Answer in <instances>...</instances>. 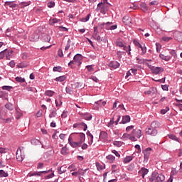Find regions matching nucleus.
<instances>
[{
    "instance_id": "nucleus-1",
    "label": "nucleus",
    "mask_w": 182,
    "mask_h": 182,
    "mask_svg": "<svg viewBox=\"0 0 182 182\" xmlns=\"http://www.w3.org/2000/svg\"><path fill=\"white\" fill-rule=\"evenodd\" d=\"M85 140L86 135L85 134L72 133L68 138V144L73 149L81 147L82 150H87L88 146L85 143Z\"/></svg>"
},
{
    "instance_id": "nucleus-2",
    "label": "nucleus",
    "mask_w": 182,
    "mask_h": 182,
    "mask_svg": "<svg viewBox=\"0 0 182 182\" xmlns=\"http://www.w3.org/2000/svg\"><path fill=\"white\" fill-rule=\"evenodd\" d=\"M166 180V176L162 173L152 172L151 175L149 177V182H163Z\"/></svg>"
},
{
    "instance_id": "nucleus-3",
    "label": "nucleus",
    "mask_w": 182,
    "mask_h": 182,
    "mask_svg": "<svg viewBox=\"0 0 182 182\" xmlns=\"http://www.w3.org/2000/svg\"><path fill=\"white\" fill-rule=\"evenodd\" d=\"M151 150L153 149L151 147H148L143 151L144 163H147V161H149L150 154H151Z\"/></svg>"
},
{
    "instance_id": "nucleus-4",
    "label": "nucleus",
    "mask_w": 182,
    "mask_h": 182,
    "mask_svg": "<svg viewBox=\"0 0 182 182\" xmlns=\"http://www.w3.org/2000/svg\"><path fill=\"white\" fill-rule=\"evenodd\" d=\"M123 141H126V140H131L132 141H137V139L132 134H124L121 137Z\"/></svg>"
},
{
    "instance_id": "nucleus-5",
    "label": "nucleus",
    "mask_w": 182,
    "mask_h": 182,
    "mask_svg": "<svg viewBox=\"0 0 182 182\" xmlns=\"http://www.w3.org/2000/svg\"><path fill=\"white\" fill-rule=\"evenodd\" d=\"M149 68L151 69L154 75H159V73H161V72H164V68L161 67H154L149 65Z\"/></svg>"
},
{
    "instance_id": "nucleus-6",
    "label": "nucleus",
    "mask_w": 182,
    "mask_h": 182,
    "mask_svg": "<svg viewBox=\"0 0 182 182\" xmlns=\"http://www.w3.org/2000/svg\"><path fill=\"white\" fill-rule=\"evenodd\" d=\"M116 45L117 46H119V48H123V50H126V52H129L128 54L130 55V51L132 50L130 46H128L127 47L122 41H117Z\"/></svg>"
},
{
    "instance_id": "nucleus-7",
    "label": "nucleus",
    "mask_w": 182,
    "mask_h": 182,
    "mask_svg": "<svg viewBox=\"0 0 182 182\" xmlns=\"http://www.w3.org/2000/svg\"><path fill=\"white\" fill-rule=\"evenodd\" d=\"M22 150H23V147H19L16 151V159L18 161H23V159L25 156L22 154Z\"/></svg>"
},
{
    "instance_id": "nucleus-8",
    "label": "nucleus",
    "mask_w": 182,
    "mask_h": 182,
    "mask_svg": "<svg viewBox=\"0 0 182 182\" xmlns=\"http://www.w3.org/2000/svg\"><path fill=\"white\" fill-rule=\"evenodd\" d=\"M146 134H149V136H157V129L149 127L146 128L145 129Z\"/></svg>"
},
{
    "instance_id": "nucleus-9",
    "label": "nucleus",
    "mask_w": 182,
    "mask_h": 182,
    "mask_svg": "<svg viewBox=\"0 0 182 182\" xmlns=\"http://www.w3.org/2000/svg\"><path fill=\"white\" fill-rule=\"evenodd\" d=\"M132 134L136 139H140L143 136V132L140 129H133Z\"/></svg>"
},
{
    "instance_id": "nucleus-10",
    "label": "nucleus",
    "mask_w": 182,
    "mask_h": 182,
    "mask_svg": "<svg viewBox=\"0 0 182 182\" xmlns=\"http://www.w3.org/2000/svg\"><path fill=\"white\" fill-rule=\"evenodd\" d=\"M41 144L42 146V149H45L46 150H48V149H52V146L48 139H45L44 142H41Z\"/></svg>"
},
{
    "instance_id": "nucleus-11",
    "label": "nucleus",
    "mask_w": 182,
    "mask_h": 182,
    "mask_svg": "<svg viewBox=\"0 0 182 182\" xmlns=\"http://www.w3.org/2000/svg\"><path fill=\"white\" fill-rule=\"evenodd\" d=\"M76 84L68 85L65 88V92L68 95H73L74 86Z\"/></svg>"
},
{
    "instance_id": "nucleus-12",
    "label": "nucleus",
    "mask_w": 182,
    "mask_h": 182,
    "mask_svg": "<svg viewBox=\"0 0 182 182\" xmlns=\"http://www.w3.org/2000/svg\"><path fill=\"white\" fill-rule=\"evenodd\" d=\"M98 8H100L101 14H106V11H107V4H105L103 3H100L97 5Z\"/></svg>"
},
{
    "instance_id": "nucleus-13",
    "label": "nucleus",
    "mask_w": 182,
    "mask_h": 182,
    "mask_svg": "<svg viewBox=\"0 0 182 182\" xmlns=\"http://www.w3.org/2000/svg\"><path fill=\"white\" fill-rule=\"evenodd\" d=\"M173 38L176 41H178V42H182V33L180 31H176L173 33Z\"/></svg>"
},
{
    "instance_id": "nucleus-14",
    "label": "nucleus",
    "mask_w": 182,
    "mask_h": 182,
    "mask_svg": "<svg viewBox=\"0 0 182 182\" xmlns=\"http://www.w3.org/2000/svg\"><path fill=\"white\" fill-rule=\"evenodd\" d=\"M109 66L112 68V69H117L120 67V63H119V62L117 61H111L109 63Z\"/></svg>"
},
{
    "instance_id": "nucleus-15",
    "label": "nucleus",
    "mask_w": 182,
    "mask_h": 182,
    "mask_svg": "<svg viewBox=\"0 0 182 182\" xmlns=\"http://www.w3.org/2000/svg\"><path fill=\"white\" fill-rule=\"evenodd\" d=\"M71 176H74L75 177H77V176H85V171H83L82 168H80L77 171L73 172Z\"/></svg>"
},
{
    "instance_id": "nucleus-16",
    "label": "nucleus",
    "mask_w": 182,
    "mask_h": 182,
    "mask_svg": "<svg viewBox=\"0 0 182 182\" xmlns=\"http://www.w3.org/2000/svg\"><path fill=\"white\" fill-rule=\"evenodd\" d=\"M139 174L142 176V178H144L146 174H149V169L146 168H141V170L139 171Z\"/></svg>"
},
{
    "instance_id": "nucleus-17",
    "label": "nucleus",
    "mask_w": 182,
    "mask_h": 182,
    "mask_svg": "<svg viewBox=\"0 0 182 182\" xmlns=\"http://www.w3.org/2000/svg\"><path fill=\"white\" fill-rule=\"evenodd\" d=\"M75 62L77 63H79L80 65L82 63V59H83V57L82 56L81 54H76L74 58H73Z\"/></svg>"
},
{
    "instance_id": "nucleus-18",
    "label": "nucleus",
    "mask_w": 182,
    "mask_h": 182,
    "mask_svg": "<svg viewBox=\"0 0 182 182\" xmlns=\"http://www.w3.org/2000/svg\"><path fill=\"white\" fill-rule=\"evenodd\" d=\"M122 21L125 25H130L132 23V18L128 16L123 17Z\"/></svg>"
},
{
    "instance_id": "nucleus-19",
    "label": "nucleus",
    "mask_w": 182,
    "mask_h": 182,
    "mask_svg": "<svg viewBox=\"0 0 182 182\" xmlns=\"http://www.w3.org/2000/svg\"><path fill=\"white\" fill-rule=\"evenodd\" d=\"M106 159L109 161V163H114V161L116 160V156L109 154L106 156Z\"/></svg>"
},
{
    "instance_id": "nucleus-20",
    "label": "nucleus",
    "mask_w": 182,
    "mask_h": 182,
    "mask_svg": "<svg viewBox=\"0 0 182 182\" xmlns=\"http://www.w3.org/2000/svg\"><path fill=\"white\" fill-rule=\"evenodd\" d=\"M130 122V116L127 115L122 117V124H126V123Z\"/></svg>"
},
{
    "instance_id": "nucleus-21",
    "label": "nucleus",
    "mask_w": 182,
    "mask_h": 182,
    "mask_svg": "<svg viewBox=\"0 0 182 182\" xmlns=\"http://www.w3.org/2000/svg\"><path fill=\"white\" fill-rule=\"evenodd\" d=\"M99 105H102V106H106V102L103 101L102 102V100L95 102L94 106L96 109H99Z\"/></svg>"
},
{
    "instance_id": "nucleus-22",
    "label": "nucleus",
    "mask_w": 182,
    "mask_h": 182,
    "mask_svg": "<svg viewBox=\"0 0 182 182\" xmlns=\"http://www.w3.org/2000/svg\"><path fill=\"white\" fill-rule=\"evenodd\" d=\"M5 6H9V8H16V4L14 1H6L4 4Z\"/></svg>"
},
{
    "instance_id": "nucleus-23",
    "label": "nucleus",
    "mask_w": 182,
    "mask_h": 182,
    "mask_svg": "<svg viewBox=\"0 0 182 182\" xmlns=\"http://www.w3.org/2000/svg\"><path fill=\"white\" fill-rule=\"evenodd\" d=\"M159 58L162 59V60H165L166 62H168L170 59H171V56L170 55H164V54H160Z\"/></svg>"
},
{
    "instance_id": "nucleus-24",
    "label": "nucleus",
    "mask_w": 182,
    "mask_h": 182,
    "mask_svg": "<svg viewBox=\"0 0 182 182\" xmlns=\"http://www.w3.org/2000/svg\"><path fill=\"white\" fill-rule=\"evenodd\" d=\"M39 39V36L38 34H33L30 36V41L31 42H36Z\"/></svg>"
},
{
    "instance_id": "nucleus-25",
    "label": "nucleus",
    "mask_w": 182,
    "mask_h": 182,
    "mask_svg": "<svg viewBox=\"0 0 182 182\" xmlns=\"http://www.w3.org/2000/svg\"><path fill=\"white\" fill-rule=\"evenodd\" d=\"M92 38L97 41V42H102V38H100L99 33H93Z\"/></svg>"
},
{
    "instance_id": "nucleus-26",
    "label": "nucleus",
    "mask_w": 182,
    "mask_h": 182,
    "mask_svg": "<svg viewBox=\"0 0 182 182\" xmlns=\"http://www.w3.org/2000/svg\"><path fill=\"white\" fill-rule=\"evenodd\" d=\"M58 174H63V173H66V166H63L61 167L58 168Z\"/></svg>"
},
{
    "instance_id": "nucleus-27",
    "label": "nucleus",
    "mask_w": 182,
    "mask_h": 182,
    "mask_svg": "<svg viewBox=\"0 0 182 182\" xmlns=\"http://www.w3.org/2000/svg\"><path fill=\"white\" fill-rule=\"evenodd\" d=\"M45 96H48V97H52L55 95V91L46 90L44 92Z\"/></svg>"
},
{
    "instance_id": "nucleus-28",
    "label": "nucleus",
    "mask_w": 182,
    "mask_h": 182,
    "mask_svg": "<svg viewBox=\"0 0 182 182\" xmlns=\"http://www.w3.org/2000/svg\"><path fill=\"white\" fill-rule=\"evenodd\" d=\"M159 126L160 123H159V122L154 121L151 122L150 127H151L152 129H157V127H159Z\"/></svg>"
},
{
    "instance_id": "nucleus-29",
    "label": "nucleus",
    "mask_w": 182,
    "mask_h": 182,
    "mask_svg": "<svg viewBox=\"0 0 182 182\" xmlns=\"http://www.w3.org/2000/svg\"><path fill=\"white\" fill-rule=\"evenodd\" d=\"M139 48H140L141 50V55H146V53L147 52V48L146 47V46L141 44V46H139Z\"/></svg>"
},
{
    "instance_id": "nucleus-30",
    "label": "nucleus",
    "mask_w": 182,
    "mask_h": 182,
    "mask_svg": "<svg viewBox=\"0 0 182 182\" xmlns=\"http://www.w3.org/2000/svg\"><path fill=\"white\" fill-rule=\"evenodd\" d=\"M55 82H65L66 80V76L65 75H62L60 77H58L55 79Z\"/></svg>"
},
{
    "instance_id": "nucleus-31",
    "label": "nucleus",
    "mask_w": 182,
    "mask_h": 182,
    "mask_svg": "<svg viewBox=\"0 0 182 182\" xmlns=\"http://www.w3.org/2000/svg\"><path fill=\"white\" fill-rule=\"evenodd\" d=\"M133 160V156H127V157L124 158V163L125 164H127V163H130Z\"/></svg>"
},
{
    "instance_id": "nucleus-32",
    "label": "nucleus",
    "mask_w": 182,
    "mask_h": 182,
    "mask_svg": "<svg viewBox=\"0 0 182 182\" xmlns=\"http://www.w3.org/2000/svg\"><path fill=\"white\" fill-rule=\"evenodd\" d=\"M168 137H169L171 140H174L175 141H178V143H180V140L174 134H168Z\"/></svg>"
},
{
    "instance_id": "nucleus-33",
    "label": "nucleus",
    "mask_w": 182,
    "mask_h": 182,
    "mask_svg": "<svg viewBox=\"0 0 182 182\" xmlns=\"http://www.w3.org/2000/svg\"><path fill=\"white\" fill-rule=\"evenodd\" d=\"M100 139H103L104 140L107 138V132L105 131H102L100 134Z\"/></svg>"
},
{
    "instance_id": "nucleus-34",
    "label": "nucleus",
    "mask_w": 182,
    "mask_h": 182,
    "mask_svg": "<svg viewBox=\"0 0 182 182\" xmlns=\"http://www.w3.org/2000/svg\"><path fill=\"white\" fill-rule=\"evenodd\" d=\"M58 22H60V19L51 18V19L49 20V23L50 25H55V23H58Z\"/></svg>"
},
{
    "instance_id": "nucleus-35",
    "label": "nucleus",
    "mask_w": 182,
    "mask_h": 182,
    "mask_svg": "<svg viewBox=\"0 0 182 182\" xmlns=\"http://www.w3.org/2000/svg\"><path fill=\"white\" fill-rule=\"evenodd\" d=\"M114 118H112L110 119L109 122L107 124V127H109V129H113L114 127Z\"/></svg>"
},
{
    "instance_id": "nucleus-36",
    "label": "nucleus",
    "mask_w": 182,
    "mask_h": 182,
    "mask_svg": "<svg viewBox=\"0 0 182 182\" xmlns=\"http://www.w3.org/2000/svg\"><path fill=\"white\" fill-rule=\"evenodd\" d=\"M68 151H69V149H68V147H66V146H64L61 149V154H63V156H66V154H68Z\"/></svg>"
},
{
    "instance_id": "nucleus-37",
    "label": "nucleus",
    "mask_w": 182,
    "mask_h": 182,
    "mask_svg": "<svg viewBox=\"0 0 182 182\" xmlns=\"http://www.w3.org/2000/svg\"><path fill=\"white\" fill-rule=\"evenodd\" d=\"M16 82H18V83H25L26 80L25 78H22L21 77H16L15 78Z\"/></svg>"
},
{
    "instance_id": "nucleus-38",
    "label": "nucleus",
    "mask_w": 182,
    "mask_h": 182,
    "mask_svg": "<svg viewBox=\"0 0 182 182\" xmlns=\"http://www.w3.org/2000/svg\"><path fill=\"white\" fill-rule=\"evenodd\" d=\"M140 6L143 12H147V11L149 10V9L147 8V5H146V4L144 3L141 4Z\"/></svg>"
},
{
    "instance_id": "nucleus-39",
    "label": "nucleus",
    "mask_w": 182,
    "mask_h": 182,
    "mask_svg": "<svg viewBox=\"0 0 182 182\" xmlns=\"http://www.w3.org/2000/svg\"><path fill=\"white\" fill-rule=\"evenodd\" d=\"M136 63H138L139 65H143L146 62V60L139 58L138 57L136 58Z\"/></svg>"
},
{
    "instance_id": "nucleus-40",
    "label": "nucleus",
    "mask_w": 182,
    "mask_h": 182,
    "mask_svg": "<svg viewBox=\"0 0 182 182\" xmlns=\"http://www.w3.org/2000/svg\"><path fill=\"white\" fill-rule=\"evenodd\" d=\"M58 116V112H56V110H53L49 114V118L52 119L53 117H56Z\"/></svg>"
},
{
    "instance_id": "nucleus-41",
    "label": "nucleus",
    "mask_w": 182,
    "mask_h": 182,
    "mask_svg": "<svg viewBox=\"0 0 182 182\" xmlns=\"http://www.w3.org/2000/svg\"><path fill=\"white\" fill-rule=\"evenodd\" d=\"M41 141H39V139H32L31 140V144H33V146H38V144H41Z\"/></svg>"
},
{
    "instance_id": "nucleus-42",
    "label": "nucleus",
    "mask_w": 182,
    "mask_h": 182,
    "mask_svg": "<svg viewBox=\"0 0 182 182\" xmlns=\"http://www.w3.org/2000/svg\"><path fill=\"white\" fill-rule=\"evenodd\" d=\"M70 43H71L70 39H68L66 46L65 48V53H68V50H69V49L70 48Z\"/></svg>"
},
{
    "instance_id": "nucleus-43",
    "label": "nucleus",
    "mask_w": 182,
    "mask_h": 182,
    "mask_svg": "<svg viewBox=\"0 0 182 182\" xmlns=\"http://www.w3.org/2000/svg\"><path fill=\"white\" fill-rule=\"evenodd\" d=\"M8 97V94L4 91H0V98L1 99H6Z\"/></svg>"
},
{
    "instance_id": "nucleus-44",
    "label": "nucleus",
    "mask_w": 182,
    "mask_h": 182,
    "mask_svg": "<svg viewBox=\"0 0 182 182\" xmlns=\"http://www.w3.org/2000/svg\"><path fill=\"white\" fill-rule=\"evenodd\" d=\"M26 90L28 92H33V93H36V92H38L36 88H35L33 87H26Z\"/></svg>"
},
{
    "instance_id": "nucleus-45",
    "label": "nucleus",
    "mask_w": 182,
    "mask_h": 182,
    "mask_svg": "<svg viewBox=\"0 0 182 182\" xmlns=\"http://www.w3.org/2000/svg\"><path fill=\"white\" fill-rule=\"evenodd\" d=\"M9 174H8V172H5L4 170H0V177H8Z\"/></svg>"
},
{
    "instance_id": "nucleus-46",
    "label": "nucleus",
    "mask_w": 182,
    "mask_h": 182,
    "mask_svg": "<svg viewBox=\"0 0 182 182\" xmlns=\"http://www.w3.org/2000/svg\"><path fill=\"white\" fill-rule=\"evenodd\" d=\"M83 119H85V120H90L92 119V114H85Z\"/></svg>"
},
{
    "instance_id": "nucleus-47",
    "label": "nucleus",
    "mask_w": 182,
    "mask_h": 182,
    "mask_svg": "<svg viewBox=\"0 0 182 182\" xmlns=\"http://www.w3.org/2000/svg\"><path fill=\"white\" fill-rule=\"evenodd\" d=\"M90 14H87L86 17H84L81 19L82 22H87V21H89V19H90Z\"/></svg>"
},
{
    "instance_id": "nucleus-48",
    "label": "nucleus",
    "mask_w": 182,
    "mask_h": 182,
    "mask_svg": "<svg viewBox=\"0 0 182 182\" xmlns=\"http://www.w3.org/2000/svg\"><path fill=\"white\" fill-rule=\"evenodd\" d=\"M111 25H113L112 22H107V23H105V29H107V31H110Z\"/></svg>"
},
{
    "instance_id": "nucleus-49",
    "label": "nucleus",
    "mask_w": 182,
    "mask_h": 182,
    "mask_svg": "<svg viewBox=\"0 0 182 182\" xmlns=\"http://www.w3.org/2000/svg\"><path fill=\"white\" fill-rule=\"evenodd\" d=\"M12 86H8V85H4L3 87H1V89L3 90H8V92H9V90H11V89H12Z\"/></svg>"
},
{
    "instance_id": "nucleus-50",
    "label": "nucleus",
    "mask_w": 182,
    "mask_h": 182,
    "mask_svg": "<svg viewBox=\"0 0 182 182\" xmlns=\"http://www.w3.org/2000/svg\"><path fill=\"white\" fill-rule=\"evenodd\" d=\"M53 70L54 72H62V67H60V66L54 67Z\"/></svg>"
},
{
    "instance_id": "nucleus-51",
    "label": "nucleus",
    "mask_w": 182,
    "mask_h": 182,
    "mask_svg": "<svg viewBox=\"0 0 182 182\" xmlns=\"http://www.w3.org/2000/svg\"><path fill=\"white\" fill-rule=\"evenodd\" d=\"M68 170H71L70 171H76V166H75V164H71L68 166Z\"/></svg>"
},
{
    "instance_id": "nucleus-52",
    "label": "nucleus",
    "mask_w": 182,
    "mask_h": 182,
    "mask_svg": "<svg viewBox=\"0 0 182 182\" xmlns=\"http://www.w3.org/2000/svg\"><path fill=\"white\" fill-rule=\"evenodd\" d=\"M86 69H87L88 72H93V70H95V68H93V65H87Z\"/></svg>"
},
{
    "instance_id": "nucleus-53",
    "label": "nucleus",
    "mask_w": 182,
    "mask_h": 182,
    "mask_svg": "<svg viewBox=\"0 0 182 182\" xmlns=\"http://www.w3.org/2000/svg\"><path fill=\"white\" fill-rule=\"evenodd\" d=\"M5 107L6 109H8V110H14V107H12L11 104H6Z\"/></svg>"
},
{
    "instance_id": "nucleus-54",
    "label": "nucleus",
    "mask_w": 182,
    "mask_h": 182,
    "mask_svg": "<svg viewBox=\"0 0 182 182\" xmlns=\"http://www.w3.org/2000/svg\"><path fill=\"white\" fill-rule=\"evenodd\" d=\"M168 110H170V108L168 107H166L165 109L161 110V114H166V113H167Z\"/></svg>"
},
{
    "instance_id": "nucleus-55",
    "label": "nucleus",
    "mask_w": 182,
    "mask_h": 182,
    "mask_svg": "<svg viewBox=\"0 0 182 182\" xmlns=\"http://www.w3.org/2000/svg\"><path fill=\"white\" fill-rule=\"evenodd\" d=\"M33 176H41V173L33 172V173H28V177H33Z\"/></svg>"
},
{
    "instance_id": "nucleus-56",
    "label": "nucleus",
    "mask_w": 182,
    "mask_h": 182,
    "mask_svg": "<svg viewBox=\"0 0 182 182\" xmlns=\"http://www.w3.org/2000/svg\"><path fill=\"white\" fill-rule=\"evenodd\" d=\"M114 146H117V147H120L122 146V142L119 141H114L113 142Z\"/></svg>"
},
{
    "instance_id": "nucleus-57",
    "label": "nucleus",
    "mask_w": 182,
    "mask_h": 182,
    "mask_svg": "<svg viewBox=\"0 0 182 182\" xmlns=\"http://www.w3.org/2000/svg\"><path fill=\"white\" fill-rule=\"evenodd\" d=\"M104 166L97 164V169L98 170V171H102V170H104Z\"/></svg>"
},
{
    "instance_id": "nucleus-58",
    "label": "nucleus",
    "mask_w": 182,
    "mask_h": 182,
    "mask_svg": "<svg viewBox=\"0 0 182 182\" xmlns=\"http://www.w3.org/2000/svg\"><path fill=\"white\" fill-rule=\"evenodd\" d=\"M5 52H6V49L0 52V60H1V59H4V58H5Z\"/></svg>"
},
{
    "instance_id": "nucleus-59",
    "label": "nucleus",
    "mask_w": 182,
    "mask_h": 182,
    "mask_svg": "<svg viewBox=\"0 0 182 182\" xmlns=\"http://www.w3.org/2000/svg\"><path fill=\"white\" fill-rule=\"evenodd\" d=\"M21 5L22 6H29V5H31V2L30 1H23L21 3Z\"/></svg>"
},
{
    "instance_id": "nucleus-60",
    "label": "nucleus",
    "mask_w": 182,
    "mask_h": 182,
    "mask_svg": "<svg viewBox=\"0 0 182 182\" xmlns=\"http://www.w3.org/2000/svg\"><path fill=\"white\" fill-rule=\"evenodd\" d=\"M47 6L48 8H53L55 6V2L53 1H50L47 4Z\"/></svg>"
},
{
    "instance_id": "nucleus-61",
    "label": "nucleus",
    "mask_w": 182,
    "mask_h": 182,
    "mask_svg": "<svg viewBox=\"0 0 182 182\" xmlns=\"http://www.w3.org/2000/svg\"><path fill=\"white\" fill-rule=\"evenodd\" d=\"M133 43L135 45V46H137V48H139V46L141 45L137 40H134Z\"/></svg>"
},
{
    "instance_id": "nucleus-62",
    "label": "nucleus",
    "mask_w": 182,
    "mask_h": 182,
    "mask_svg": "<svg viewBox=\"0 0 182 182\" xmlns=\"http://www.w3.org/2000/svg\"><path fill=\"white\" fill-rule=\"evenodd\" d=\"M132 75H136L137 74V69L132 68L129 70Z\"/></svg>"
},
{
    "instance_id": "nucleus-63",
    "label": "nucleus",
    "mask_w": 182,
    "mask_h": 182,
    "mask_svg": "<svg viewBox=\"0 0 182 182\" xmlns=\"http://www.w3.org/2000/svg\"><path fill=\"white\" fill-rule=\"evenodd\" d=\"M61 117L63 119H66V117H68V112L63 111L62 114H61Z\"/></svg>"
},
{
    "instance_id": "nucleus-64",
    "label": "nucleus",
    "mask_w": 182,
    "mask_h": 182,
    "mask_svg": "<svg viewBox=\"0 0 182 182\" xmlns=\"http://www.w3.org/2000/svg\"><path fill=\"white\" fill-rule=\"evenodd\" d=\"M112 153L116 156V157H120V154L116 150H112Z\"/></svg>"
}]
</instances>
